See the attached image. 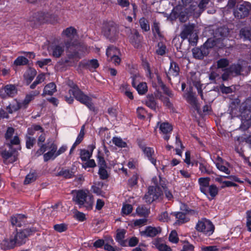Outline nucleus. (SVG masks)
<instances>
[{"mask_svg":"<svg viewBox=\"0 0 251 251\" xmlns=\"http://www.w3.org/2000/svg\"><path fill=\"white\" fill-rule=\"evenodd\" d=\"M62 35L68 40L65 42V45L67 50L68 58L77 61L81 57V53L77 50L78 48L75 47V41L77 37L76 30L70 26L63 30Z\"/></svg>","mask_w":251,"mask_h":251,"instance_id":"f257e3e1","label":"nucleus"},{"mask_svg":"<svg viewBox=\"0 0 251 251\" xmlns=\"http://www.w3.org/2000/svg\"><path fill=\"white\" fill-rule=\"evenodd\" d=\"M68 85L71 88L69 90V94L70 95H73L74 96V97H72L71 96L70 97H65V100L68 103H72L74 100V98H75L80 103L85 105L90 110H95V107L93 103L92 102V100L89 97L85 95L78 88V87L73 82H69L68 83Z\"/></svg>","mask_w":251,"mask_h":251,"instance_id":"f03ea898","label":"nucleus"},{"mask_svg":"<svg viewBox=\"0 0 251 251\" xmlns=\"http://www.w3.org/2000/svg\"><path fill=\"white\" fill-rule=\"evenodd\" d=\"M183 4L186 5L190 4L188 8V12L195 16H199L207 7L210 0H181Z\"/></svg>","mask_w":251,"mask_h":251,"instance_id":"7ed1b4c3","label":"nucleus"},{"mask_svg":"<svg viewBox=\"0 0 251 251\" xmlns=\"http://www.w3.org/2000/svg\"><path fill=\"white\" fill-rule=\"evenodd\" d=\"M242 128H248L251 126V98H249L242 102L240 106Z\"/></svg>","mask_w":251,"mask_h":251,"instance_id":"20e7f679","label":"nucleus"},{"mask_svg":"<svg viewBox=\"0 0 251 251\" xmlns=\"http://www.w3.org/2000/svg\"><path fill=\"white\" fill-rule=\"evenodd\" d=\"M75 201L80 207H85L87 209L93 207V198L88 191L79 190L76 192Z\"/></svg>","mask_w":251,"mask_h":251,"instance_id":"39448f33","label":"nucleus"},{"mask_svg":"<svg viewBox=\"0 0 251 251\" xmlns=\"http://www.w3.org/2000/svg\"><path fill=\"white\" fill-rule=\"evenodd\" d=\"M195 27L194 24L184 25L180 34L181 38L183 40L188 38L189 42L193 45L197 43L198 39V35L197 33L195 32Z\"/></svg>","mask_w":251,"mask_h":251,"instance_id":"423d86ee","label":"nucleus"},{"mask_svg":"<svg viewBox=\"0 0 251 251\" xmlns=\"http://www.w3.org/2000/svg\"><path fill=\"white\" fill-rule=\"evenodd\" d=\"M196 229L207 236H210L214 232V226L211 221L203 218L198 221L196 226Z\"/></svg>","mask_w":251,"mask_h":251,"instance_id":"0eeeda50","label":"nucleus"},{"mask_svg":"<svg viewBox=\"0 0 251 251\" xmlns=\"http://www.w3.org/2000/svg\"><path fill=\"white\" fill-rule=\"evenodd\" d=\"M155 186L149 187L148 192L144 196V199L147 202L151 203L158 199L162 195V191L160 187L156 183Z\"/></svg>","mask_w":251,"mask_h":251,"instance_id":"6e6552de","label":"nucleus"},{"mask_svg":"<svg viewBox=\"0 0 251 251\" xmlns=\"http://www.w3.org/2000/svg\"><path fill=\"white\" fill-rule=\"evenodd\" d=\"M40 91L36 90L31 91L29 94L26 95L24 100L20 102H17L16 105H12V107L14 111L18 110L20 108L25 109L27 107L29 103L32 101L35 98L38 96Z\"/></svg>","mask_w":251,"mask_h":251,"instance_id":"1a4fd4ad","label":"nucleus"},{"mask_svg":"<svg viewBox=\"0 0 251 251\" xmlns=\"http://www.w3.org/2000/svg\"><path fill=\"white\" fill-rule=\"evenodd\" d=\"M210 41L208 40L200 48H196L192 50L193 55L195 58L201 59L208 54V49L212 48L214 44L213 43L211 44Z\"/></svg>","mask_w":251,"mask_h":251,"instance_id":"9d476101","label":"nucleus"},{"mask_svg":"<svg viewBox=\"0 0 251 251\" xmlns=\"http://www.w3.org/2000/svg\"><path fill=\"white\" fill-rule=\"evenodd\" d=\"M251 10V4L249 2H244L238 5L234 11V16L238 19H242L247 17Z\"/></svg>","mask_w":251,"mask_h":251,"instance_id":"9b49d317","label":"nucleus"},{"mask_svg":"<svg viewBox=\"0 0 251 251\" xmlns=\"http://www.w3.org/2000/svg\"><path fill=\"white\" fill-rule=\"evenodd\" d=\"M31 232L30 229L26 228L17 233H13L17 245L20 246L25 244L27 237L31 234Z\"/></svg>","mask_w":251,"mask_h":251,"instance_id":"f8f14e48","label":"nucleus"},{"mask_svg":"<svg viewBox=\"0 0 251 251\" xmlns=\"http://www.w3.org/2000/svg\"><path fill=\"white\" fill-rule=\"evenodd\" d=\"M240 65L232 64L229 68L226 69L224 73L222 75V78L224 81L227 80L230 76L238 75L240 74L241 71Z\"/></svg>","mask_w":251,"mask_h":251,"instance_id":"ddd939ff","label":"nucleus"},{"mask_svg":"<svg viewBox=\"0 0 251 251\" xmlns=\"http://www.w3.org/2000/svg\"><path fill=\"white\" fill-rule=\"evenodd\" d=\"M102 33L107 38L114 40L117 34V28L113 23L106 24L103 27Z\"/></svg>","mask_w":251,"mask_h":251,"instance_id":"4468645a","label":"nucleus"},{"mask_svg":"<svg viewBox=\"0 0 251 251\" xmlns=\"http://www.w3.org/2000/svg\"><path fill=\"white\" fill-rule=\"evenodd\" d=\"M17 93L16 86L12 84H8L0 89V97L2 98L13 97Z\"/></svg>","mask_w":251,"mask_h":251,"instance_id":"2eb2a0df","label":"nucleus"},{"mask_svg":"<svg viewBox=\"0 0 251 251\" xmlns=\"http://www.w3.org/2000/svg\"><path fill=\"white\" fill-rule=\"evenodd\" d=\"M4 163L8 164L16 161L18 158V152L16 151L4 150L1 153Z\"/></svg>","mask_w":251,"mask_h":251,"instance_id":"dca6fc26","label":"nucleus"},{"mask_svg":"<svg viewBox=\"0 0 251 251\" xmlns=\"http://www.w3.org/2000/svg\"><path fill=\"white\" fill-rule=\"evenodd\" d=\"M184 98L192 107L198 113L200 112V107L195 94L191 90L188 91L184 95Z\"/></svg>","mask_w":251,"mask_h":251,"instance_id":"f3484780","label":"nucleus"},{"mask_svg":"<svg viewBox=\"0 0 251 251\" xmlns=\"http://www.w3.org/2000/svg\"><path fill=\"white\" fill-rule=\"evenodd\" d=\"M52 16L48 13L40 12L35 13L30 20L37 23L52 22Z\"/></svg>","mask_w":251,"mask_h":251,"instance_id":"a211bd4d","label":"nucleus"},{"mask_svg":"<svg viewBox=\"0 0 251 251\" xmlns=\"http://www.w3.org/2000/svg\"><path fill=\"white\" fill-rule=\"evenodd\" d=\"M157 126H159L161 133L164 135V139L168 141L170 138V136L168 134L172 131L173 129L172 126L167 122H158Z\"/></svg>","mask_w":251,"mask_h":251,"instance_id":"6ab92c4d","label":"nucleus"},{"mask_svg":"<svg viewBox=\"0 0 251 251\" xmlns=\"http://www.w3.org/2000/svg\"><path fill=\"white\" fill-rule=\"evenodd\" d=\"M161 232L160 227H152L149 226L146 227L144 230L140 232L142 236L144 237H153Z\"/></svg>","mask_w":251,"mask_h":251,"instance_id":"aec40b11","label":"nucleus"},{"mask_svg":"<svg viewBox=\"0 0 251 251\" xmlns=\"http://www.w3.org/2000/svg\"><path fill=\"white\" fill-rule=\"evenodd\" d=\"M49 51L54 57H60L64 51V46L63 44H54L50 47Z\"/></svg>","mask_w":251,"mask_h":251,"instance_id":"412c9836","label":"nucleus"},{"mask_svg":"<svg viewBox=\"0 0 251 251\" xmlns=\"http://www.w3.org/2000/svg\"><path fill=\"white\" fill-rule=\"evenodd\" d=\"M57 146L53 143H51L49 147L50 151L43 155L44 161L46 162L50 159L53 160L57 157Z\"/></svg>","mask_w":251,"mask_h":251,"instance_id":"4be33fe9","label":"nucleus"},{"mask_svg":"<svg viewBox=\"0 0 251 251\" xmlns=\"http://www.w3.org/2000/svg\"><path fill=\"white\" fill-rule=\"evenodd\" d=\"M17 245L13 234L4 239L1 243V248L4 250L12 249Z\"/></svg>","mask_w":251,"mask_h":251,"instance_id":"5701e85b","label":"nucleus"},{"mask_svg":"<svg viewBox=\"0 0 251 251\" xmlns=\"http://www.w3.org/2000/svg\"><path fill=\"white\" fill-rule=\"evenodd\" d=\"M179 72V68L177 64L174 62L170 63V68L166 75L169 80H170L172 77L176 76L178 75Z\"/></svg>","mask_w":251,"mask_h":251,"instance_id":"b1692460","label":"nucleus"},{"mask_svg":"<svg viewBox=\"0 0 251 251\" xmlns=\"http://www.w3.org/2000/svg\"><path fill=\"white\" fill-rule=\"evenodd\" d=\"M152 244L159 251H172L170 247L164 244L162 238H156L152 241Z\"/></svg>","mask_w":251,"mask_h":251,"instance_id":"393cba45","label":"nucleus"},{"mask_svg":"<svg viewBox=\"0 0 251 251\" xmlns=\"http://www.w3.org/2000/svg\"><path fill=\"white\" fill-rule=\"evenodd\" d=\"M209 177H201L198 180L200 190L205 195H207V188L209 186Z\"/></svg>","mask_w":251,"mask_h":251,"instance_id":"a878e982","label":"nucleus"},{"mask_svg":"<svg viewBox=\"0 0 251 251\" xmlns=\"http://www.w3.org/2000/svg\"><path fill=\"white\" fill-rule=\"evenodd\" d=\"M42 134L39 136L38 138L37 144L40 147V149L37 151V153L41 155L45 152L47 150V145L46 144H42L44 143L46 139V135L45 133H44V131L43 132H41Z\"/></svg>","mask_w":251,"mask_h":251,"instance_id":"bb28decb","label":"nucleus"},{"mask_svg":"<svg viewBox=\"0 0 251 251\" xmlns=\"http://www.w3.org/2000/svg\"><path fill=\"white\" fill-rule=\"evenodd\" d=\"M141 148L146 156L151 161V163H152L154 166H156V159L152 157L154 154L153 149L150 147H146L144 146H141Z\"/></svg>","mask_w":251,"mask_h":251,"instance_id":"cd10ccee","label":"nucleus"},{"mask_svg":"<svg viewBox=\"0 0 251 251\" xmlns=\"http://www.w3.org/2000/svg\"><path fill=\"white\" fill-rule=\"evenodd\" d=\"M56 91V85L53 82H50L46 85L44 89L42 96L46 95L51 96Z\"/></svg>","mask_w":251,"mask_h":251,"instance_id":"c85d7f7f","label":"nucleus"},{"mask_svg":"<svg viewBox=\"0 0 251 251\" xmlns=\"http://www.w3.org/2000/svg\"><path fill=\"white\" fill-rule=\"evenodd\" d=\"M25 217L24 215L17 214L11 218V222L12 225L20 226L23 223L25 222Z\"/></svg>","mask_w":251,"mask_h":251,"instance_id":"c756f323","label":"nucleus"},{"mask_svg":"<svg viewBox=\"0 0 251 251\" xmlns=\"http://www.w3.org/2000/svg\"><path fill=\"white\" fill-rule=\"evenodd\" d=\"M172 215L175 216L177 219L175 224H182L188 222L189 220V218L187 217L186 215L182 212H177L172 213Z\"/></svg>","mask_w":251,"mask_h":251,"instance_id":"7c9ffc66","label":"nucleus"},{"mask_svg":"<svg viewBox=\"0 0 251 251\" xmlns=\"http://www.w3.org/2000/svg\"><path fill=\"white\" fill-rule=\"evenodd\" d=\"M126 230L124 229H119L117 231L116 240L119 244L122 246H126V241L124 240Z\"/></svg>","mask_w":251,"mask_h":251,"instance_id":"2f4dec72","label":"nucleus"},{"mask_svg":"<svg viewBox=\"0 0 251 251\" xmlns=\"http://www.w3.org/2000/svg\"><path fill=\"white\" fill-rule=\"evenodd\" d=\"M106 54L108 59L113 57L116 55H121V52L119 49L113 46L107 48Z\"/></svg>","mask_w":251,"mask_h":251,"instance_id":"473e14b6","label":"nucleus"},{"mask_svg":"<svg viewBox=\"0 0 251 251\" xmlns=\"http://www.w3.org/2000/svg\"><path fill=\"white\" fill-rule=\"evenodd\" d=\"M146 105L150 108L155 110L157 107L156 103L154 97L152 95L149 96L146 101Z\"/></svg>","mask_w":251,"mask_h":251,"instance_id":"72a5a7b5","label":"nucleus"},{"mask_svg":"<svg viewBox=\"0 0 251 251\" xmlns=\"http://www.w3.org/2000/svg\"><path fill=\"white\" fill-rule=\"evenodd\" d=\"M36 72L35 70L29 69L26 71L24 74V77L27 83H30L36 75Z\"/></svg>","mask_w":251,"mask_h":251,"instance_id":"f704fd0d","label":"nucleus"},{"mask_svg":"<svg viewBox=\"0 0 251 251\" xmlns=\"http://www.w3.org/2000/svg\"><path fill=\"white\" fill-rule=\"evenodd\" d=\"M135 88L140 95H144L148 91L147 85L145 82L139 83Z\"/></svg>","mask_w":251,"mask_h":251,"instance_id":"c9c22d12","label":"nucleus"},{"mask_svg":"<svg viewBox=\"0 0 251 251\" xmlns=\"http://www.w3.org/2000/svg\"><path fill=\"white\" fill-rule=\"evenodd\" d=\"M37 178V175L36 172H32L26 175L24 180L25 184H28L34 181Z\"/></svg>","mask_w":251,"mask_h":251,"instance_id":"e433bc0d","label":"nucleus"},{"mask_svg":"<svg viewBox=\"0 0 251 251\" xmlns=\"http://www.w3.org/2000/svg\"><path fill=\"white\" fill-rule=\"evenodd\" d=\"M86 66L90 71H94L99 66L98 61L97 59L89 60L86 64Z\"/></svg>","mask_w":251,"mask_h":251,"instance_id":"4c0bfd02","label":"nucleus"},{"mask_svg":"<svg viewBox=\"0 0 251 251\" xmlns=\"http://www.w3.org/2000/svg\"><path fill=\"white\" fill-rule=\"evenodd\" d=\"M36 131H40L41 132H43L44 129L40 126L33 125L28 128L27 134L26 135H28L29 136L30 135H33Z\"/></svg>","mask_w":251,"mask_h":251,"instance_id":"58836bf2","label":"nucleus"},{"mask_svg":"<svg viewBox=\"0 0 251 251\" xmlns=\"http://www.w3.org/2000/svg\"><path fill=\"white\" fill-rule=\"evenodd\" d=\"M219 189L214 184L209 185L207 188V194H209L212 198L215 197L218 193Z\"/></svg>","mask_w":251,"mask_h":251,"instance_id":"ea45409f","label":"nucleus"},{"mask_svg":"<svg viewBox=\"0 0 251 251\" xmlns=\"http://www.w3.org/2000/svg\"><path fill=\"white\" fill-rule=\"evenodd\" d=\"M93 150L89 151L86 150H81L80 151V158L82 161H86L90 158L92 154Z\"/></svg>","mask_w":251,"mask_h":251,"instance_id":"a19ab883","label":"nucleus"},{"mask_svg":"<svg viewBox=\"0 0 251 251\" xmlns=\"http://www.w3.org/2000/svg\"><path fill=\"white\" fill-rule=\"evenodd\" d=\"M137 213L140 216H145L150 212V210L144 206H139L136 209Z\"/></svg>","mask_w":251,"mask_h":251,"instance_id":"79ce46f5","label":"nucleus"},{"mask_svg":"<svg viewBox=\"0 0 251 251\" xmlns=\"http://www.w3.org/2000/svg\"><path fill=\"white\" fill-rule=\"evenodd\" d=\"M236 141L237 142L236 143V145L237 144H240L241 143L245 142L249 145V147L251 149V135L247 138L244 137H236Z\"/></svg>","mask_w":251,"mask_h":251,"instance_id":"37998d69","label":"nucleus"},{"mask_svg":"<svg viewBox=\"0 0 251 251\" xmlns=\"http://www.w3.org/2000/svg\"><path fill=\"white\" fill-rule=\"evenodd\" d=\"M28 60L24 56L18 57L14 61V64L16 66L25 65L27 64Z\"/></svg>","mask_w":251,"mask_h":251,"instance_id":"c03bdc74","label":"nucleus"},{"mask_svg":"<svg viewBox=\"0 0 251 251\" xmlns=\"http://www.w3.org/2000/svg\"><path fill=\"white\" fill-rule=\"evenodd\" d=\"M209 78L211 83H216V81L220 79L219 73L217 70L212 71L209 75Z\"/></svg>","mask_w":251,"mask_h":251,"instance_id":"a18cd8bd","label":"nucleus"},{"mask_svg":"<svg viewBox=\"0 0 251 251\" xmlns=\"http://www.w3.org/2000/svg\"><path fill=\"white\" fill-rule=\"evenodd\" d=\"M140 36L138 33H136L133 35V38H130V42L136 48L140 47Z\"/></svg>","mask_w":251,"mask_h":251,"instance_id":"49530a36","label":"nucleus"},{"mask_svg":"<svg viewBox=\"0 0 251 251\" xmlns=\"http://www.w3.org/2000/svg\"><path fill=\"white\" fill-rule=\"evenodd\" d=\"M103 186L102 182H99L95 183V185L92 186V190L94 193L97 195H100L101 193V189Z\"/></svg>","mask_w":251,"mask_h":251,"instance_id":"de8ad7c7","label":"nucleus"},{"mask_svg":"<svg viewBox=\"0 0 251 251\" xmlns=\"http://www.w3.org/2000/svg\"><path fill=\"white\" fill-rule=\"evenodd\" d=\"M25 141H26V147L27 149H31L34 145L35 143V138L34 137H31L28 135H26L25 136Z\"/></svg>","mask_w":251,"mask_h":251,"instance_id":"09e8293b","label":"nucleus"},{"mask_svg":"<svg viewBox=\"0 0 251 251\" xmlns=\"http://www.w3.org/2000/svg\"><path fill=\"white\" fill-rule=\"evenodd\" d=\"M53 228L58 232H62L66 231L68 228V225L64 224H56L54 225Z\"/></svg>","mask_w":251,"mask_h":251,"instance_id":"8fccbe9b","label":"nucleus"},{"mask_svg":"<svg viewBox=\"0 0 251 251\" xmlns=\"http://www.w3.org/2000/svg\"><path fill=\"white\" fill-rule=\"evenodd\" d=\"M84 136V126L83 125L80 129L79 133L75 142V146L79 144L83 139Z\"/></svg>","mask_w":251,"mask_h":251,"instance_id":"3c124183","label":"nucleus"},{"mask_svg":"<svg viewBox=\"0 0 251 251\" xmlns=\"http://www.w3.org/2000/svg\"><path fill=\"white\" fill-rule=\"evenodd\" d=\"M59 175L62 176L66 178H70L74 176V173L68 169H62L59 172Z\"/></svg>","mask_w":251,"mask_h":251,"instance_id":"603ef678","label":"nucleus"},{"mask_svg":"<svg viewBox=\"0 0 251 251\" xmlns=\"http://www.w3.org/2000/svg\"><path fill=\"white\" fill-rule=\"evenodd\" d=\"M178 237L176 231L173 230L169 235V240L172 243H176L178 241Z\"/></svg>","mask_w":251,"mask_h":251,"instance_id":"864d4df0","label":"nucleus"},{"mask_svg":"<svg viewBox=\"0 0 251 251\" xmlns=\"http://www.w3.org/2000/svg\"><path fill=\"white\" fill-rule=\"evenodd\" d=\"M141 27L144 31H148L150 30V25L148 21L144 18H141L139 21Z\"/></svg>","mask_w":251,"mask_h":251,"instance_id":"5fc2aeb1","label":"nucleus"},{"mask_svg":"<svg viewBox=\"0 0 251 251\" xmlns=\"http://www.w3.org/2000/svg\"><path fill=\"white\" fill-rule=\"evenodd\" d=\"M112 141L113 144L119 147H125L126 145V143L120 138L114 137Z\"/></svg>","mask_w":251,"mask_h":251,"instance_id":"6e6d98bb","label":"nucleus"},{"mask_svg":"<svg viewBox=\"0 0 251 251\" xmlns=\"http://www.w3.org/2000/svg\"><path fill=\"white\" fill-rule=\"evenodd\" d=\"M215 164L217 169H219L220 171L224 172L227 175H229L230 173V171L226 167L223 165L222 163L216 162Z\"/></svg>","mask_w":251,"mask_h":251,"instance_id":"4d7b16f0","label":"nucleus"},{"mask_svg":"<svg viewBox=\"0 0 251 251\" xmlns=\"http://www.w3.org/2000/svg\"><path fill=\"white\" fill-rule=\"evenodd\" d=\"M133 208L131 204H126L123 205L122 211L123 214L128 215L132 211Z\"/></svg>","mask_w":251,"mask_h":251,"instance_id":"13d9d810","label":"nucleus"},{"mask_svg":"<svg viewBox=\"0 0 251 251\" xmlns=\"http://www.w3.org/2000/svg\"><path fill=\"white\" fill-rule=\"evenodd\" d=\"M229 64V61L227 59L223 58L217 61V66L218 68H224L227 66Z\"/></svg>","mask_w":251,"mask_h":251,"instance_id":"bf43d9fd","label":"nucleus"},{"mask_svg":"<svg viewBox=\"0 0 251 251\" xmlns=\"http://www.w3.org/2000/svg\"><path fill=\"white\" fill-rule=\"evenodd\" d=\"M137 113L138 118L141 119L145 118L147 115V111L143 107H138L137 109Z\"/></svg>","mask_w":251,"mask_h":251,"instance_id":"052dcab7","label":"nucleus"},{"mask_svg":"<svg viewBox=\"0 0 251 251\" xmlns=\"http://www.w3.org/2000/svg\"><path fill=\"white\" fill-rule=\"evenodd\" d=\"M166 47L162 43H159L158 44V48L156 49V53L160 55H162L165 53Z\"/></svg>","mask_w":251,"mask_h":251,"instance_id":"680f3d73","label":"nucleus"},{"mask_svg":"<svg viewBox=\"0 0 251 251\" xmlns=\"http://www.w3.org/2000/svg\"><path fill=\"white\" fill-rule=\"evenodd\" d=\"M99 174L102 179H105L108 177V174L106 168H99Z\"/></svg>","mask_w":251,"mask_h":251,"instance_id":"e2e57ef3","label":"nucleus"},{"mask_svg":"<svg viewBox=\"0 0 251 251\" xmlns=\"http://www.w3.org/2000/svg\"><path fill=\"white\" fill-rule=\"evenodd\" d=\"M51 62L50 58L43 59L36 62V64L40 68H43L45 66L48 65Z\"/></svg>","mask_w":251,"mask_h":251,"instance_id":"0e129e2a","label":"nucleus"},{"mask_svg":"<svg viewBox=\"0 0 251 251\" xmlns=\"http://www.w3.org/2000/svg\"><path fill=\"white\" fill-rule=\"evenodd\" d=\"M138 177V175L137 174L133 175L131 178L128 180V184L131 187L136 185Z\"/></svg>","mask_w":251,"mask_h":251,"instance_id":"69168bd1","label":"nucleus"},{"mask_svg":"<svg viewBox=\"0 0 251 251\" xmlns=\"http://www.w3.org/2000/svg\"><path fill=\"white\" fill-rule=\"evenodd\" d=\"M74 217L76 220L80 222H83L86 219L85 214L79 211H76Z\"/></svg>","mask_w":251,"mask_h":251,"instance_id":"338daca9","label":"nucleus"},{"mask_svg":"<svg viewBox=\"0 0 251 251\" xmlns=\"http://www.w3.org/2000/svg\"><path fill=\"white\" fill-rule=\"evenodd\" d=\"M247 227L248 231L251 232V211L247 212Z\"/></svg>","mask_w":251,"mask_h":251,"instance_id":"774afa93","label":"nucleus"}]
</instances>
